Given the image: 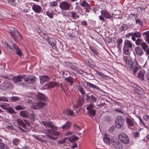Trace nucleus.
I'll use <instances>...</instances> for the list:
<instances>
[{
  "label": "nucleus",
  "instance_id": "13",
  "mask_svg": "<svg viewBox=\"0 0 149 149\" xmlns=\"http://www.w3.org/2000/svg\"><path fill=\"white\" fill-rule=\"evenodd\" d=\"M32 9L35 12L38 13H40L42 10V8L40 6L35 4L32 6Z\"/></svg>",
  "mask_w": 149,
  "mask_h": 149
},
{
  "label": "nucleus",
  "instance_id": "5",
  "mask_svg": "<svg viewBox=\"0 0 149 149\" xmlns=\"http://www.w3.org/2000/svg\"><path fill=\"white\" fill-rule=\"evenodd\" d=\"M8 32L10 34L11 37L15 41L17 40L19 36L20 37L21 36V35L16 29L14 28L13 30L9 29Z\"/></svg>",
  "mask_w": 149,
  "mask_h": 149
},
{
  "label": "nucleus",
  "instance_id": "41",
  "mask_svg": "<svg viewBox=\"0 0 149 149\" xmlns=\"http://www.w3.org/2000/svg\"><path fill=\"white\" fill-rule=\"evenodd\" d=\"M128 28V26L125 24H123L121 27L120 28V31L121 32L125 31Z\"/></svg>",
  "mask_w": 149,
  "mask_h": 149
},
{
  "label": "nucleus",
  "instance_id": "23",
  "mask_svg": "<svg viewBox=\"0 0 149 149\" xmlns=\"http://www.w3.org/2000/svg\"><path fill=\"white\" fill-rule=\"evenodd\" d=\"M126 121L128 125V126L130 127H131L130 128L132 129V127H133L135 125V124L133 121V119L129 118H127L126 119Z\"/></svg>",
  "mask_w": 149,
  "mask_h": 149
},
{
  "label": "nucleus",
  "instance_id": "30",
  "mask_svg": "<svg viewBox=\"0 0 149 149\" xmlns=\"http://www.w3.org/2000/svg\"><path fill=\"white\" fill-rule=\"evenodd\" d=\"M78 91L80 92L81 94L83 95H84L86 94V92L84 89V86L80 85H78L77 86Z\"/></svg>",
  "mask_w": 149,
  "mask_h": 149
},
{
  "label": "nucleus",
  "instance_id": "64",
  "mask_svg": "<svg viewBox=\"0 0 149 149\" xmlns=\"http://www.w3.org/2000/svg\"><path fill=\"white\" fill-rule=\"evenodd\" d=\"M51 5L53 6H56L57 5V2L56 1H53L50 3Z\"/></svg>",
  "mask_w": 149,
  "mask_h": 149
},
{
  "label": "nucleus",
  "instance_id": "21",
  "mask_svg": "<svg viewBox=\"0 0 149 149\" xmlns=\"http://www.w3.org/2000/svg\"><path fill=\"white\" fill-rule=\"evenodd\" d=\"M105 104V103L104 100L102 99H101L100 100L99 103L96 105L95 107L96 109H99L103 107Z\"/></svg>",
  "mask_w": 149,
  "mask_h": 149
},
{
  "label": "nucleus",
  "instance_id": "2",
  "mask_svg": "<svg viewBox=\"0 0 149 149\" xmlns=\"http://www.w3.org/2000/svg\"><path fill=\"white\" fill-rule=\"evenodd\" d=\"M127 65H128L129 68L130 69L134 70L133 72L134 73H135L139 69V67L138 66L139 65L136 60H135V62H134L131 59H129Z\"/></svg>",
  "mask_w": 149,
  "mask_h": 149
},
{
  "label": "nucleus",
  "instance_id": "9",
  "mask_svg": "<svg viewBox=\"0 0 149 149\" xmlns=\"http://www.w3.org/2000/svg\"><path fill=\"white\" fill-rule=\"evenodd\" d=\"M71 6V4L68 2L63 1L61 2L60 5V8L63 10H68Z\"/></svg>",
  "mask_w": 149,
  "mask_h": 149
},
{
  "label": "nucleus",
  "instance_id": "18",
  "mask_svg": "<svg viewBox=\"0 0 149 149\" xmlns=\"http://www.w3.org/2000/svg\"><path fill=\"white\" fill-rule=\"evenodd\" d=\"M13 45L14 49L16 50L17 54L19 56H21L22 55V53L21 49L14 43L13 44Z\"/></svg>",
  "mask_w": 149,
  "mask_h": 149
},
{
  "label": "nucleus",
  "instance_id": "12",
  "mask_svg": "<svg viewBox=\"0 0 149 149\" xmlns=\"http://www.w3.org/2000/svg\"><path fill=\"white\" fill-rule=\"evenodd\" d=\"M36 100H39L40 101L47 100L46 97L42 93H40L37 94L36 96Z\"/></svg>",
  "mask_w": 149,
  "mask_h": 149
},
{
  "label": "nucleus",
  "instance_id": "53",
  "mask_svg": "<svg viewBox=\"0 0 149 149\" xmlns=\"http://www.w3.org/2000/svg\"><path fill=\"white\" fill-rule=\"evenodd\" d=\"M30 118L32 121L34 120L35 114L33 113H31L29 115Z\"/></svg>",
  "mask_w": 149,
  "mask_h": 149
},
{
  "label": "nucleus",
  "instance_id": "26",
  "mask_svg": "<svg viewBox=\"0 0 149 149\" xmlns=\"http://www.w3.org/2000/svg\"><path fill=\"white\" fill-rule=\"evenodd\" d=\"M135 50L137 54L139 56L142 55L143 53V50L140 47H136Z\"/></svg>",
  "mask_w": 149,
  "mask_h": 149
},
{
  "label": "nucleus",
  "instance_id": "48",
  "mask_svg": "<svg viewBox=\"0 0 149 149\" xmlns=\"http://www.w3.org/2000/svg\"><path fill=\"white\" fill-rule=\"evenodd\" d=\"M94 107V105L93 104H90L87 106L86 109L87 110L89 111L91 110H93V108Z\"/></svg>",
  "mask_w": 149,
  "mask_h": 149
},
{
  "label": "nucleus",
  "instance_id": "29",
  "mask_svg": "<svg viewBox=\"0 0 149 149\" xmlns=\"http://www.w3.org/2000/svg\"><path fill=\"white\" fill-rule=\"evenodd\" d=\"M44 103L40 101L38 102H37L34 105L35 109H38L42 108L44 106Z\"/></svg>",
  "mask_w": 149,
  "mask_h": 149
},
{
  "label": "nucleus",
  "instance_id": "43",
  "mask_svg": "<svg viewBox=\"0 0 149 149\" xmlns=\"http://www.w3.org/2000/svg\"><path fill=\"white\" fill-rule=\"evenodd\" d=\"M90 49L95 55H98V52L96 49L94 48L92 46H90Z\"/></svg>",
  "mask_w": 149,
  "mask_h": 149
},
{
  "label": "nucleus",
  "instance_id": "8",
  "mask_svg": "<svg viewBox=\"0 0 149 149\" xmlns=\"http://www.w3.org/2000/svg\"><path fill=\"white\" fill-rule=\"evenodd\" d=\"M86 84L89 88H91L96 92H97L98 93H99V92H100L102 91V90L96 85L87 81H86Z\"/></svg>",
  "mask_w": 149,
  "mask_h": 149
},
{
  "label": "nucleus",
  "instance_id": "37",
  "mask_svg": "<svg viewBox=\"0 0 149 149\" xmlns=\"http://www.w3.org/2000/svg\"><path fill=\"white\" fill-rule=\"evenodd\" d=\"M17 121L19 125L22 126V127L24 128H26V125L25 124V123H24V122L22 120L20 119H17Z\"/></svg>",
  "mask_w": 149,
  "mask_h": 149
},
{
  "label": "nucleus",
  "instance_id": "49",
  "mask_svg": "<svg viewBox=\"0 0 149 149\" xmlns=\"http://www.w3.org/2000/svg\"><path fill=\"white\" fill-rule=\"evenodd\" d=\"M20 140L18 139H15L13 140V144L16 146H17L19 143Z\"/></svg>",
  "mask_w": 149,
  "mask_h": 149
},
{
  "label": "nucleus",
  "instance_id": "40",
  "mask_svg": "<svg viewBox=\"0 0 149 149\" xmlns=\"http://www.w3.org/2000/svg\"><path fill=\"white\" fill-rule=\"evenodd\" d=\"M0 148L1 149H10L9 146L2 142H0Z\"/></svg>",
  "mask_w": 149,
  "mask_h": 149
},
{
  "label": "nucleus",
  "instance_id": "15",
  "mask_svg": "<svg viewBox=\"0 0 149 149\" xmlns=\"http://www.w3.org/2000/svg\"><path fill=\"white\" fill-rule=\"evenodd\" d=\"M111 136L109 134H105L103 137V141L107 144H109L111 143Z\"/></svg>",
  "mask_w": 149,
  "mask_h": 149
},
{
  "label": "nucleus",
  "instance_id": "46",
  "mask_svg": "<svg viewBox=\"0 0 149 149\" xmlns=\"http://www.w3.org/2000/svg\"><path fill=\"white\" fill-rule=\"evenodd\" d=\"M66 112L67 115L71 116L73 115L74 113L72 110L70 109H67L66 110Z\"/></svg>",
  "mask_w": 149,
  "mask_h": 149
},
{
  "label": "nucleus",
  "instance_id": "3",
  "mask_svg": "<svg viewBox=\"0 0 149 149\" xmlns=\"http://www.w3.org/2000/svg\"><path fill=\"white\" fill-rule=\"evenodd\" d=\"M124 118L120 116H118L116 117L115 124L116 128L118 129L121 128L123 126L124 122Z\"/></svg>",
  "mask_w": 149,
  "mask_h": 149
},
{
  "label": "nucleus",
  "instance_id": "38",
  "mask_svg": "<svg viewBox=\"0 0 149 149\" xmlns=\"http://www.w3.org/2000/svg\"><path fill=\"white\" fill-rule=\"evenodd\" d=\"M46 125V127H49L55 130L57 129V127H54L52 122H47Z\"/></svg>",
  "mask_w": 149,
  "mask_h": 149
},
{
  "label": "nucleus",
  "instance_id": "39",
  "mask_svg": "<svg viewBox=\"0 0 149 149\" xmlns=\"http://www.w3.org/2000/svg\"><path fill=\"white\" fill-rule=\"evenodd\" d=\"M144 72L143 71H140L138 74V77L142 80H143L144 79Z\"/></svg>",
  "mask_w": 149,
  "mask_h": 149
},
{
  "label": "nucleus",
  "instance_id": "54",
  "mask_svg": "<svg viewBox=\"0 0 149 149\" xmlns=\"http://www.w3.org/2000/svg\"><path fill=\"white\" fill-rule=\"evenodd\" d=\"M8 2L13 6H15L16 5V3L14 0H9Z\"/></svg>",
  "mask_w": 149,
  "mask_h": 149
},
{
  "label": "nucleus",
  "instance_id": "33",
  "mask_svg": "<svg viewBox=\"0 0 149 149\" xmlns=\"http://www.w3.org/2000/svg\"><path fill=\"white\" fill-rule=\"evenodd\" d=\"M65 79L67 82L69 83L70 85L71 86L73 84L74 78L71 77L69 76Z\"/></svg>",
  "mask_w": 149,
  "mask_h": 149
},
{
  "label": "nucleus",
  "instance_id": "55",
  "mask_svg": "<svg viewBox=\"0 0 149 149\" xmlns=\"http://www.w3.org/2000/svg\"><path fill=\"white\" fill-rule=\"evenodd\" d=\"M123 108L120 107V108H118V109H116L115 111H118L120 113H123Z\"/></svg>",
  "mask_w": 149,
  "mask_h": 149
},
{
  "label": "nucleus",
  "instance_id": "22",
  "mask_svg": "<svg viewBox=\"0 0 149 149\" xmlns=\"http://www.w3.org/2000/svg\"><path fill=\"white\" fill-rule=\"evenodd\" d=\"M85 100L83 97H80L77 102V106H75L76 108L81 106L83 104Z\"/></svg>",
  "mask_w": 149,
  "mask_h": 149
},
{
  "label": "nucleus",
  "instance_id": "47",
  "mask_svg": "<svg viewBox=\"0 0 149 149\" xmlns=\"http://www.w3.org/2000/svg\"><path fill=\"white\" fill-rule=\"evenodd\" d=\"M54 130H55L53 129L52 130L51 134L54 136L58 135L60 134L59 132L57 131H55Z\"/></svg>",
  "mask_w": 149,
  "mask_h": 149
},
{
  "label": "nucleus",
  "instance_id": "20",
  "mask_svg": "<svg viewBox=\"0 0 149 149\" xmlns=\"http://www.w3.org/2000/svg\"><path fill=\"white\" fill-rule=\"evenodd\" d=\"M22 76L21 75H18L14 77L13 78L12 80L14 82L15 84L19 82L22 81Z\"/></svg>",
  "mask_w": 149,
  "mask_h": 149
},
{
  "label": "nucleus",
  "instance_id": "14",
  "mask_svg": "<svg viewBox=\"0 0 149 149\" xmlns=\"http://www.w3.org/2000/svg\"><path fill=\"white\" fill-rule=\"evenodd\" d=\"M68 16L73 19H76L79 18V15L74 11L70 12L68 13Z\"/></svg>",
  "mask_w": 149,
  "mask_h": 149
},
{
  "label": "nucleus",
  "instance_id": "35",
  "mask_svg": "<svg viewBox=\"0 0 149 149\" xmlns=\"http://www.w3.org/2000/svg\"><path fill=\"white\" fill-rule=\"evenodd\" d=\"M77 26L76 23L73 21H72L70 22L69 25V28L72 30H74L76 28Z\"/></svg>",
  "mask_w": 149,
  "mask_h": 149
},
{
  "label": "nucleus",
  "instance_id": "1",
  "mask_svg": "<svg viewBox=\"0 0 149 149\" xmlns=\"http://www.w3.org/2000/svg\"><path fill=\"white\" fill-rule=\"evenodd\" d=\"M111 143L113 147L116 149H121L123 148L122 143L116 137L111 138Z\"/></svg>",
  "mask_w": 149,
  "mask_h": 149
},
{
  "label": "nucleus",
  "instance_id": "52",
  "mask_svg": "<svg viewBox=\"0 0 149 149\" xmlns=\"http://www.w3.org/2000/svg\"><path fill=\"white\" fill-rule=\"evenodd\" d=\"M122 42L123 40L122 38H120L117 41L118 47V48H119V47H120V45Z\"/></svg>",
  "mask_w": 149,
  "mask_h": 149
},
{
  "label": "nucleus",
  "instance_id": "19",
  "mask_svg": "<svg viewBox=\"0 0 149 149\" xmlns=\"http://www.w3.org/2000/svg\"><path fill=\"white\" fill-rule=\"evenodd\" d=\"M40 82L41 84H43L45 82H47L50 79V78L48 76L44 75L40 77Z\"/></svg>",
  "mask_w": 149,
  "mask_h": 149
},
{
  "label": "nucleus",
  "instance_id": "63",
  "mask_svg": "<svg viewBox=\"0 0 149 149\" xmlns=\"http://www.w3.org/2000/svg\"><path fill=\"white\" fill-rule=\"evenodd\" d=\"M143 119L146 120H149V115H145L143 116Z\"/></svg>",
  "mask_w": 149,
  "mask_h": 149
},
{
  "label": "nucleus",
  "instance_id": "32",
  "mask_svg": "<svg viewBox=\"0 0 149 149\" xmlns=\"http://www.w3.org/2000/svg\"><path fill=\"white\" fill-rule=\"evenodd\" d=\"M20 115L25 118H27L29 117V112L27 111H22L20 112Z\"/></svg>",
  "mask_w": 149,
  "mask_h": 149
},
{
  "label": "nucleus",
  "instance_id": "60",
  "mask_svg": "<svg viewBox=\"0 0 149 149\" xmlns=\"http://www.w3.org/2000/svg\"><path fill=\"white\" fill-rule=\"evenodd\" d=\"M11 99L12 100L15 101L19 100V98L16 97H13Z\"/></svg>",
  "mask_w": 149,
  "mask_h": 149
},
{
  "label": "nucleus",
  "instance_id": "58",
  "mask_svg": "<svg viewBox=\"0 0 149 149\" xmlns=\"http://www.w3.org/2000/svg\"><path fill=\"white\" fill-rule=\"evenodd\" d=\"M0 100L8 102V99H7V98L4 97H0Z\"/></svg>",
  "mask_w": 149,
  "mask_h": 149
},
{
  "label": "nucleus",
  "instance_id": "45",
  "mask_svg": "<svg viewBox=\"0 0 149 149\" xmlns=\"http://www.w3.org/2000/svg\"><path fill=\"white\" fill-rule=\"evenodd\" d=\"M6 110L8 112L10 113H15L14 110L11 107H7Z\"/></svg>",
  "mask_w": 149,
  "mask_h": 149
},
{
  "label": "nucleus",
  "instance_id": "28",
  "mask_svg": "<svg viewBox=\"0 0 149 149\" xmlns=\"http://www.w3.org/2000/svg\"><path fill=\"white\" fill-rule=\"evenodd\" d=\"M141 45L144 51L146 52L147 54H149V48H148V46L145 42H143Z\"/></svg>",
  "mask_w": 149,
  "mask_h": 149
},
{
  "label": "nucleus",
  "instance_id": "25",
  "mask_svg": "<svg viewBox=\"0 0 149 149\" xmlns=\"http://www.w3.org/2000/svg\"><path fill=\"white\" fill-rule=\"evenodd\" d=\"M134 91L139 95H142L144 93L143 89L138 86H137L135 87Z\"/></svg>",
  "mask_w": 149,
  "mask_h": 149
},
{
  "label": "nucleus",
  "instance_id": "24",
  "mask_svg": "<svg viewBox=\"0 0 149 149\" xmlns=\"http://www.w3.org/2000/svg\"><path fill=\"white\" fill-rule=\"evenodd\" d=\"M133 36L132 38V40L133 41L136 40V38H139L141 36V33L139 32L136 31L133 33Z\"/></svg>",
  "mask_w": 149,
  "mask_h": 149
},
{
  "label": "nucleus",
  "instance_id": "56",
  "mask_svg": "<svg viewBox=\"0 0 149 149\" xmlns=\"http://www.w3.org/2000/svg\"><path fill=\"white\" fill-rule=\"evenodd\" d=\"M46 14L47 16L50 18H52L53 17V14L52 13H50L49 11L46 12Z\"/></svg>",
  "mask_w": 149,
  "mask_h": 149
},
{
  "label": "nucleus",
  "instance_id": "27",
  "mask_svg": "<svg viewBox=\"0 0 149 149\" xmlns=\"http://www.w3.org/2000/svg\"><path fill=\"white\" fill-rule=\"evenodd\" d=\"M71 69L74 70L77 73L82 74L83 72L81 70H79L78 68L76 67L74 65H69Z\"/></svg>",
  "mask_w": 149,
  "mask_h": 149
},
{
  "label": "nucleus",
  "instance_id": "36",
  "mask_svg": "<svg viewBox=\"0 0 149 149\" xmlns=\"http://www.w3.org/2000/svg\"><path fill=\"white\" fill-rule=\"evenodd\" d=\"M81 6L84 7V8H88L91 7V6L86 1L84 0L81 3Z\"/></svg>",
  "mask_w": 149,
  "mask_h": 149
},
{
  "label": "nucleus",
  "instance_id": "57",
  "mask_svg": "<svg viewBox=\"0 0 149 149\" xmlns=\"http://www.w3.org/2000/svg\"><path fill=\"white\" fill-rule=\"evenodd\" d=\"M136 23H139V25H142L143 24V22L142 21H141L140 19H136Z\"/></svg>",
  "mask_w": 149,
  "mask_h": 149
},
{
  "label": "nucleus",
  "instance_id": "10",
  "mask_svg": "<svg viewBox=\"0 0 149 149\" xmlns=\"http://www.w3.org/2000/svg\"><path fill=\"white\" fill-rule=\"evenodd\" d=\"M13 87V85L12 84L8 83H4L1 84L0 86L1 89L3 90H5L8 88H10Z\"/></svg>",
  "mask_w": 149,
  "mask_h": 149
},
{
  "label": "nucleus",
  "instance_id": "7",
  "mask_svg": "<svg viewBox=\"0 0 149 149\" xmlns=\"http://www.w3.org/2000/svg\"><path fill=\"white\" fill-rule=\"evenodd\" d=\"M22 77L24 79V81L29 83H33L35 81L34 77L32 75L22 76Z\"/></svg>",
  "mask_w": 149,
  "mask_h": 149
},
{
  "label": "nucleus",
  "instance_id": "62",
  "mask_svg": "<svg viewBox=\"0 0 149 149\" xmlns=\"http://www.w3.org/2000/svg\"><path fill=\"white\" fill-rule=\"evenodd\" d=\"M123 60L126 63V64L127 65V64L128 62H127V60L128 59V58L127 56H124L123 57Z\"/></svg>",
  "mask_w": 149,
  "mask_h": 149
},
{
  "label": "nucleus",
  "instance_id": "51",
  "mask_svg": "<svg viewBox=\"0 0 149 149\" xmlns=\"http://www.w3.org/2000/svg\"><path fill=\"white\" fill-rule=\"evenodd\" d=\"M68 139L64 138L63 139L60 140H59L58 141V143L59 144H63L65 142V141Z\"/></svg>",
  "mask_w": 149,
  "mask_h": 149
},
{
  "label": "nucleus",
  "instance_id": "31",
  "mask_svg": "<svg viewBox=\"0 0 149 149\" xmlns=\"http://www.w3.org/2000/svg\"><path fill=\"white\" fill-rule=\"evenodd\" d=\"M47 41L48 43L52 47L54 46L56 44L55 40L52 38H49L47 40Z\"/></svg>",
  "mask_w": 149,
  "mask_h": 149
},
{
  "label": "nucleus",
  "instance_id": "42",
  "mask_svg": "<svg viewBox=\"0 0 149 149\" xmlns=\"http://www.w3.org/2000/svg\"><path fill=\"white\" fill-rule=\"evenodd\" d=\"M96 111L95 110L93 109L89 110L88 112V114L90 116H94L95 115Z\"/></svg>",
  "mask_w": 149,
  "mask_h": 149
},
{
  "label": "nucleus",
  "instance_id": "34",
  "mask_svg": "<svg viewBox=\"0 0 149 149\" xmlns=\"http://www.w3.org/2000/svg\"><path fill=\"white\" fill-rule=\"evenodd\" d=\"M71 123L69 121L66 122L65 124L61 127L63 129H68L70 127Z\"/></svg>",
  "mask_w": 149,
  "mask_h": 149
},
{
  "label": "nucleus",
  "instance_id": "17",
  "mask_svg": "<svg viewBox=\"0 0 149 149\" xmlns=\"http://www.w3.org/2000/svg\"><path fill=\"white\" fill-rule=\"evenodd\" d=\"M101 13L102 15L106 18L110 19L113 17L112 15H111L105 10H101Z\"/></svg>",
  "mask_w": 149,
  "mask_h": 149
},
{
  "label": "nucleus",
  "instance_id": "59",
  "mask_svg": "<svg viewBox=\"0 0 149 149\" xmlns=\"http://www.w3.org/2000/svg\"><path fill=\"white\" fill-rule=\"evenodd\" d=\"M15 109L16 110H19L23 109V108L20 105H18L16 106Z\"/></svg>",
  "mask_w": 149,
  "mask_h": 149
},
{
  "label": "nucleus",
  "instance_id": "6",
  "mask_svg": "<svg viewBox=\"0 0 149 149\" xmlns=\"http://www.w3.org/2000/svg\"><path fill=\"white\" fill-rule=\"evenodd\" d=\"M124 45L123 48L124 53L125 54L128 55L129 54V49L132 47V44L129 40H125Z\"/></svg>",
  "mask_w": 149,
  "mask_h": 149
},
{
  "label": "nucleus",
  "instance_id": "16",
  "mask_svg": "<svg viewBox=\"0 0 149 149\" xmlns=\"http://www.w3.org/2000/svg\"><path fill=\"white\" fill-rule=\"evenodd\" d=\"M57 85L56 82L53 81H51L48 82L45 85V88L48 89L49 88H53Z\"/></svg>",
  "mask_w": 149,
  "mask_h": 149
},
{
  "label": "nucleus",
  "instance_id": "4",
  "mask_svg": "<svg viewBox=\"0 0 149 149\" xmlns=\"http://www.w3.org/2000/svg\"><path fill=\"white\" fill-rule=\"evenodd\" d=\"M119 139L121 142L126 145L130 143V140L128 136L125 134L121 133L118 135Z\"/></svg>",
  "mask_w": 149,
  "mask_h": 149
},
{
  "label": "nucleus",
  "instance_id": "44",
  "mask_svg": "<svg viewBox=\"0 0 149 149\" xmlns=\"http://www.w3.org/2000/svg\"><path fill=\"white\" fill-rule=\"evenodd\" d=\"M143 42L141 38L137 39L135 40L136 44L137 45H141Z\"/></svg>",
  "mask_w": 149,
  "mask_h": 149
},
{
  "label": "nucleus",
  "instance_id": "61",
  "mask_svg": "<svg viewBox=\"0 0 149 149\" xmlns=\"http://www.w3.org/2000/svg\"><path fill=\"white\" fill-rule=\"evenodd\" d=\"M73 126L74 129H77L78 130H79L81 129V128L79 126L75 124H74L73 125Z\"/></svg>",
  "mask_w": 149,
  "mask_h": 149
},
{
  "label": "nucleus",
  "instance_id": "11",
  "mask_svg": "<svg viewBox=\"0 0 149 149\" xmlns=\"http://www.w3.org/2000/svg\"><path fill=\"white\" fill-rule=\"evenodd\" d=\"M86 100L87 101H89L91 104H93L97 102V98L94 96L93 95H86Z\"/></svg>",
  "mask_w": 149,
  "mask_h": 149
},
{
  "label": "nucleus",
  "instance_id": "50",
  "mask_svg": "<svg viewBox=\"0 0 149 149\" xmlns=\"http://www.w3.org/2000/svg\"><path fill=\"white\" fill-rule=\"evenodd\" d=\"M143 34L146 35V40L149 43V32L148 31L146 32Z\"/></svg>",
  "mask_w": 149,
  "mask_h": 149
}]
</instances>
